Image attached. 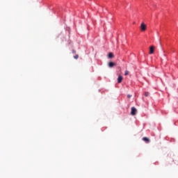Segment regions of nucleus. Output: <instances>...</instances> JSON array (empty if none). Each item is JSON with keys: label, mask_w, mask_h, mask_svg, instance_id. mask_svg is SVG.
<instances>
[{"label": "nucleus", "mask_w": 178, "mask_h": 178, "mask_svg": "<svg viewBox=\"0 0 178 178\" xmlns=\"http://www.w3.org/2000/svg\"><path fill=\"white\" fill-rule=\"evenodd\" d=\"M145 30H147V25H145L144 24V22H143L141 24H140V31H145Z\"/></svg>", "instance_id": "obj_1"}, {"label": "nucleus", "mask_w": 178, "mask_h": 178, "mask_svg": "<svg viewBox=\"0 0 178 178\" xmlns=\"http://www.w3.org/2000/svg\"><path fill=\"white\" fill-rule=\"evenodd\" d=\"M136 113H137V109L135 107H132L131 111V115H132V116H134V115H136Z\"/></svg>", "instance_id": "obj_2"}, {"label": "nucleus", "mask_w": 178, "mask_h": 178, "mask_svg": "<svg viewBox=\"0 0 178 178\" xmlns=\"http://www.w3.org/2000/svg\"><path fill=\"white\" fill-rule=\"evenodd\" d=\"M154 49H155V47H154V46H151L150 47V48H149V54H150V55H152V54H154Z\"/></svg>", "instance_id": "obj_3"}, {"label": "nucleus", "mask_w": 178, "mask_h": 178, "mask_svg": "<svg viewBox=\"0 0 178 178\" xmlns=\"http://www.w3.org/2000/svg\"><path fill=\"white\" fill-rule=\"evenodd\" d=\"M143 141H145V143H149L150 140L147 137H143Z\"/></svg>", "instance_id": "obj_4"}, {"label": "nucleus", "mask_w": 178, "mask_h": 178, "mask_svg": "<svg viewBox=\"0 0 178 178\" xmlns=\"http://www.w3.org/2000/svg\"><path fill=\"white\" fill-rule=\"evenodd\" d=\"M113 66H116V63H115L113 62L108 63V67H113Z\"/></svg>", "instance_id": "obj_5"}, {"label": "nucleus", "mask_w": 178, "mask_h": 178, "mask_svg": "<svg viewBox=\"0 0 178 178\" xmlns=\"http://www.w3.org/2000/svg\"><path fill=\"white\" fill-rule=\"evenodd\" d=\"M122 80H123V77L120 75L118 76V83H122Z\"/></svg>", "instance_id": "obj_6"}, {"label": "nucleus", "mask_w": 178, "mask_h": 178, "mask_svg": "<svg viewBox=\"0 0 178 178\" xmlns=\"http://www.w3.org/2000/svg\"><path fill=\"white\" fill-rule=\"evenodd\" d=\"M108 58H109L110 59H112V58H113V53H109L108 55Z\"/></svg>", "instance_id": "obj_7"}, {"label": "nucleus", "mask_w": 178, "mask_h": 178, "mask_svg": "<svg viewBox=\"0 0 178 178\" xmlns=\"http://www.w3.org/2000/svg\"><path fill=\"white\" fill-rule=\"evenodd\" d=\"M149 92H145V97H149Z\"/></svg>", "instance_id": "obj_8"}, {"label": "nucleus", "mask_w": 178, "mask_h": 178, "mask_svg": "<svg viewBox=\"0 0 178 178\" xmlns=\"http://www.w3.org/2000/svg\"><path fill=\"white\" fill-rule=\"evenodd\" d=\"M129 75V71L126 70L124 73V76Z\"/></svg>", "instance_id": "obj_9"}, {"label": "nucleus", "mask_w": 178, "mask_h": 178, "mask_svg": "<svg viewBox=\"0 0 178 178\" xmlns=\"http://www.w3.org/2000/svg\"><path fill=\"white\" fill-rule=\"evenodd\" d=\"M74 59H79V55L74 56Z\"/></svg>", "instance_id": "obj_10"}, {"label": "nucleus", "mask_w": 178, "mask_h": 178, "mask_svg": "<svg viewBox=\"0 0 178 178\" xmlns=\"http://www.w3.org/2000/svg\"><path fill=\"white\" fill-rule=\"evenodd\" d=\"M127 98H131V95H127Z\"/></svg>", "instance_id": "obj_11"}, {"label": "nucleus", "mask_w": 178, "mask_h": 178, "mask_svg": "<svg viewBox=\"0 0 178 178\" xmlns=\"http://www.w3.org/2000/svg\"><path fill=\"white\" fill-rule=\"evenodd\" d=\"M73 54H76V51H73Z\"/></svg>", "instance_id": "obj_12"}]
</instances>
